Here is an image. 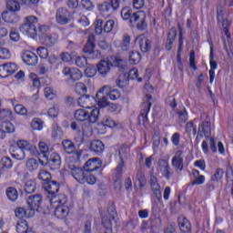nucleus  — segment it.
Returning a JSON list of instances; mask_svg holds the SVG:
<instances>
[{
    "instance_id": "f257e3e1",
    "label": "nucleus",
    "mask_w": 233,
    "mask_h": 233,
    "mask_svg": "<svg viewBox=\"0 0 233 233\" xmlns=\"http://www.w3.org/2000/svg\"><path fill=\"white\" fill-rule=\"evenodd\" d=\"M79 161H72V157L67 158L66 167L74 179H76V181L81 185H85V183L87 185H96V181H97L96 177L81 168L79 165H77Z\"/></svg>"
},
{
    "instance_id": "f03ea898",
    "label": "nucleus",
    "mask_w": 233,
    "mask_h": 233,
    "mask_svg": "<svg viewBox=\"0 0 233 233\" xmlns=\"http://www.w3.org/2000/svg\"><path fill=\"white\" fill-rule=\"evenodd\" d=\"M112 66H117L120 70H123L127 65L123 59L116 56H110L107 60H101L96 66L99 77H107Z\"/></svg>"
},
{
    "instance_id": "7ed1b4c3",
    "label": "nucleus",
    "mask_w": 233,
    "mask_h": 233,
    "mask_svg": "<svg viewBox=\"0 0 233 233\" xmlns=\"http://www.w3.org/2000/svg\"><path fill=\"white\" fill-rule=\"evenodd\" d=\"M16 145L18 147L13 149L11 156L15 159H17V161H23V159L26 157L25 150L30 152L31 156H37V147L30 144V142H27L26 140H18Z\"/></svg>"
},
{
    "instance_id": "20e7f679",
    "label": "nucleus",
    "mask_w": 233,
    "mask_h": 233,
    "mask_svg": "<svg viewBox=\"0 0 233 233\" xmlns=\"http://www.w3.org/2000/svg\"><path fill=\"white\" fill-rule=\"evenodd\" d=\"M68 198L66 195L59 194L50 198V203L53 207H55V216L58 218V219H63V218H66L68 216L69 209L67 208L66 202Z\"/></svg>"
},
{
    "instance_id": "39448f33",
    "label": "nucleus",
    "mask_w": 233,
    "mask_h": 233,
    "mask_svg": "<svg viewBox=\"0 0 233 233\" xmlns=\"http://www.w3.org/2000/svg\"><path fill=\"white\" fill-rule=\"evenodd\" d=\"M217 19L218 23L222 24L224 28L223 31L226 35V37L223 36L224 48L227 52H228V48L227 46H230L232 37L228 32V28H227L228 26V21L225 19V13L223 12V7L221 5H218L217 8Z\"/></svg>"
},
{
    "instance_id": "423d86ee",
    "label": "nucleus",
    "mask_w": 233,
    "mask_h": 233,
    "mask_svg": "<svg viewBox=\"0 0 233 233\" xmlns=\"http://www.w3.org/2000/svg\"><path fill=\"white\" fill-rule=\"evenodd\" d=\"M20 32L30 37L37 35V17L31 15L25 19V23L19 27Z\"/></svg>"
},
{
    "instance_id": "0eeeda50",
    "label": "nucleus",
    "mask_w": 233,
    "mask_h": 233,
    "mask_svg": "<svg viewBox=\"0 0 233 233\" xmlns=\"http://www.w3.org/2000/svg\"><path fill=\"white\" fill-rule=\"evenodd\" d=\"M42 167H46V165L51 168V170H58L61 167V156L58 153H51L47 155L44 160L41 157L38 159Z\"/></svg>"
},
{
    "instance_id": "6e6552de",
    "label": "nucleus",
    "mask_w": 233,
    "mask_h": 233,
    "mask_svg": "<svg viewBox=\"0 0 233 233\" xmlns=\"http://www.w3.org/2000/svg\"><path fill=\"white\" fill-rule=\"evenodd\" d=\"M62 148L66 154H73V156L69 157H72V161L77 163L81 158V151L76 150V145L72 140H63L62 141Z\"/></svg>"
},
{
    "instance_id": "1a4fd4ad",
    "label": "nucleus",
    "mask_w": 233,
    "mask_h": 233,
    "mask_svg": "<svg viewBox=\"0 0 233 233\" xmlns=\"http://www.w3.org/2000/svg\"><path fill=\"white\" fill-rule=\"evenodd\" d=\"M43 201V198L41 195H34L30 196L27 199V208H28V216L34 217L35 216V210L39 209V207Z\"/></svg>"
},
{
    "instance_id": "9d476101",
    "label": "nucleus",
    "mask_w": 233,
    "mask_h": 233,
    "mask_svg": "<svg viewBox=\"0 0 233 233\" xmlns=\"http://www.w3.org/2000/svg\"><path fill=\"white\" fill-rule=\"evenodd\" d=\"M56 17L59 25H68L71 19H74V14L65 7H60L56 10Z\"/></svg>"
},
{
    "instance_id": "9b49d317",
    "label": "nucleus",
    "mask_w": 233,
    "mask_h": 233,
    "mask_svg": "<svg viewBox=\"0 0 233 233\" xmlns=\"http://www.w3.org/2000/svg\"><path fill=\"white\" fill-rule=\"evenodd\" d=\"M144 109L141 110L140 115L138 116V123H147L148 121V112H150V107L152 106V95H146L144 98Z\"/></svg>"
},
{
    "instance_id": "f8f14e48",
    "label": "nucleus",
    "mask_w": 233,
    "mask_h": 233,
    "mask_svg": "<svg viewBox=\"0 0 233 233\" xmlns=\"http://www.w3.org/2000/svg\"><path fill=\"white\" fill-rule=\"evenodd\" d=\"M145 19H147V14L143 11H137L131 15L129 21L131 24L137 23L138 30H145L147 28V22Z\"/></svg>"
},
{
    "instance_id": "ddd939ff",
    "label": "nucleus",
    "mask_w": 233,
    "mask_h": 233,
    "mask_svg": "<svg viewBox=\"0 0 233 233\" xmlns=\"http://www.w3.org/2000/svg\"><path fill=\"white\" fill-rule=\"evenodd\" d=\"M182 150H178L176 152L175 156L171 160V165L175 167L177 172H183V168H185V159Z\"/></svg>"
},
{
    "instance_id": "4468645a",
    "label": "nucleus",
    "mask_w": 233,
    "mask_h": 233,
    "mask_svg": "<svg viewBox=\"0 0 233 233\" xmlns=\"http://www.w3.org/2000/svg\"><path fill=\"white\" fill-rule=\"evenodd\" d=\"M99 94H105L108 96L111 101H116L121 97V92L118 89H111L110 86H104L97 92L96 97H99Z\"/></svg>"
},
{
    "instance_id": "2eb2a0df",
    "label": "nucleus",
    "mask_w": 233,
    "mask_h": 233,
    "mask_svg": "<svg viewBox=\"0 0 233 233\" xmlns=\"http://www.w3.org/2000/svg\"><path fill=\"white\" fill-rule=\"evenodd\" d=\"M17 70V65L15 63H7L0 66V77H8V76H12V74H15Z\"/></svg>"
},
{
    "instance_id": "dca6fc26",
    "label": "nucleus",
    "mask_w": 233,
    "mask_h": 233,
    "mask_svg": "<svg viewBox=\"0 0 233 233\" xmlns=\"http://www.w3.org/2000/svg\"><path fill=\"white\" fill-rule=\"evenodd\" d=\"M101 168V161L97 157L88 159L84 165V170L88 174V172H96Z\"/></svg>"
},
{
    "instance_id": "f3484780",
    "label": "nucleus",
    "mask_w": 233,
    "mask_h": 233,
    "mask_svg": "<svg viewBox=\"0 0 233 233\" xmlns=\"http://www.w3.org/2000/svg\"><path fill=\"white\" fill-rule=\"evenodd\" d=\"M63 74L69 76L71 81H79L83 77V73L77 68L64 67Z\"/></svg>"
},
{
    "instance_id": "a211bd4d",
    "label": "nucleus",
    "mask_w": 233,
    "mask_h": 233,
    "mask_svg": "<svg viewBox=\"0 0 233 233\" xmlns=\"http://www.w3.org/2000/svg\"><path fill=\"white\" fill-rule=\"evenodd\" d=\"M15 131V127L10 121H2L0 125V139H5L6 134Z\"/></svg>"
},
{
    "instance_id": "6ab92c4d",
    "label": "nucleus",
    "mask_w": 233,
    "mask_h": 233,
    "mask_svg": "<svg viewBox=\"0 0 233 233\" xmlns=\"http://www.w3.org/2000/svg\"><path fill=\"white\" fill-rule=\"evenodd\" d=\"M158 167L163 177L167 180L170 179V176H172V168H170L168 162L165 159H159Z\"/></svg>"
},
{
    "instance_id": "aec40b11",
    "label": "nucleus",
    "mask_w": 233,
    "mask_h": 233,
    "mask_svg": "<svg viewBox=\"0 0 233 233\" xmlns=\"http://www.w3.org/2000/svg\"><path fill=\"white\" fill-rule=\"evenodd\" d=\"M136 43L139 45L141 52L147 53L148 50H150V48H152V46L150 45V39L143 35L136 38Z\"/></svg>"
},
{
    "instance_id": "412c9836",
    "label": "nucleus",
    "mask_w": 233,
    "mask_h": 233,
    "mask_svg": "<svg viewBox=\"0 0 233 233\" xmlns=\"http://www.w3.org/2000/svg\"><path fill=\"white\" fill-rule=\"evenodd\" d=\"M43 187L48 192V195L51 196L50 199L56 198V193L59 192V184L56 181L49 180L48 182H45Z\"/></svg>"
},
{
    "instance_id": "4be33fe9",
    "label": "nucleus",
    "mask_w": 233,
    "mask_h": 233,
    "mask_svg": "<svg viewBox=\"0 0 233 233\" xmlns=\"http://www.w3.org/2000/svg\"><path fill=\"white\" fill-rule=\"evenodd\" d=\"M23 61L26 63L29 66H35L37 63V55L32 51H25L22 56Z\"/></svg>"
},
{
    "instance_id": "5701e85b",
    "label": "nucleus",
    "mask_w": 233,
    "mask_h": 233,
    "mask_svg": "<svg viewBox=\"0 0 233 233\" xmlns=\"http://www.w3.org/2000/svg\"><path fill=\"white\" fill-rule=\"evenodd\" d=\"M94 96H88V95H82L78 100H77V104L79 105V106H81L82 108H85L86 110H89L90 108H92V101H94Z\"/></svg>"
},
{
    "instance_id": "b1692460",
    "label": "nucleus",
    "mask_w": 233,
    "mask_h": 233,
    "mask_svg": "<svg viewBox=\"0 0 233 233\" xmlns=\"http://www.w3.org/2000/svg\"><path fill=\"white\" fill-rule=\"evenodd\" d=\"M74 117L76 121H78L80 123L88 121V109H85V108L76 109L75 111Z\"/></svg>"
},
{
    "instance_id": "393cba45",
    "label": "nucleus",
    "mask_w": 233,
    "mask_h": 233,
    "mask_svg": "<svg viewBox=\"0 0 233 233\" xmlns=\"http://www.w3.org/2000/svg\"><path fill=\"white\" fill-rule=\"evenodd\" d=\"M210 132V122H201L198 126V137L203 138L204 136H208Z\"/></svg>"
},
{
    "instance_id": "a878e982",
    "label": "nucleus",
    "mask_w": 233,
    "mask_h": 233,
    "mask_svg": "<svg viewBox=\"0 0 233 233\" xmlns=\"http://www.w3.org/2000/svg\"><path fill=\"white\" fill-rule=\"evenodd\" d=\"M91 152H95V154H103L105 150V144L101 140H93L90 144Z\"/></svg>"
},
{
    "instance_id": "bb28decb",
    "label": "nucleus",
    "mask_w": 233,
    "mask_h": 233,
    "mask_svg": "<svg viewBox=\"0 0 233 233\" xmlns=\"http://www.w3.org/2000/svg\"><path fill=\"white\" fill-rule=\"evenodd\" d=\"M96 36L94 35H89L87 38V42L84 46L85 54H92L94 52V48H96Z\"/></svg>"
},
{
    "instance_id": "cd10ccee",
    "label": "nucleus",
    "mask_w": 233,
    "mask_h": 233,
    "mask_svg": "<svg viewBox=\"0 0 233 233\" xmlns=\"http://www.w3.org/2000/svg\"><path fill=\"white\" fill-rule=\"evenodd\" d=\"M178 227L181 230V232H190L191 230V226H190V222L188 221V219H187V218H185L184 216H180L178 217Z\"/></svg>"
},
{
    "instance_id": "c85d7f7f",
    "label": "nucleus",
    "mask_w": 233,
    "mask_h": 233,
    "mask_svg": "<svg viewBox=\"0 0 233 233\" xmlns=\"http://www.w3.org/2000/svg\"><path fill=\"white\" fill-rule=\"evenodd\" d=\"M134 181L136 185H138L140 188H143V187L147 185V177H145V172H143L141 169H138L135 176Z\"/></svg>"
},
{
    "instance_id": "c756f323",
    "label": "nucleus",
    "mask_w": 233,
    "mask_h": 233,
    "mask_svg": "<svg viewBox=\"0 0 233 233\" xmlns=\"http://www.w3.org/2000/svg\"><path fill=\"white\" fill-rule=\"evenodd\" d=\"M2 19H4V21L5 23H17V21H19V17L17 16V15H15V13L12 12H8L5 11L4 13H2Z\"/></svg>"
},
{
    "instance_id": "7c9ffc66",
    "label": "nucleus",
    "mask_w": 233,
    "mask_h": 233,
    "mask_svg": "<svg viewBox=\"0 0 233 233\" xmlns=\"http://www.w3.org/2000/svg\"><path fill=\"white\" fill-rule=\"evenodd\" d=\"M177 35V32L176 31V29H171L168 32L167 40V44H166V50H167L168 52H170V50H172V46L174 45V41H176Z\"/></svg>"
},
{
    "instance_id": "2f4dec72",
    "label": "nucleus",
    "mask_w": 233,
    "mask_h": 233,
    "mask_svg": "<svg viewBox=\"0 0 233 233\" xmlns=\"http://www.w3.org/2000/svg\"><path fill=\"white\" fill-rule=\"evenodd\" d=\"M88 110V118L89 123H97L99 121V108L90 107Z\"/></svg>"
},
{
    "instance_id": "473e14b6",
    "label": "nucleus",
    "mask_w": 233,
    "mask_h": 233,
    "mask_svg": "<svg viewBox=\"0 0 233 233\" xmlns=\"http://www.w3.org/2000/svg\"><path fill=\"white\" fill-rule=\"evenodd\" d=\"M96 99L98 103V106L100 108H105L106 106H108V96H106L105 93H101L99 94L98 97H97V93L96 96Z\"/></svg>"
},
{
    "instance_id": "72a5a7b5",
    "label": "nucleus",
    "mask_w": 233,
    "mask_h": 233,
    "mask_svg": "<svg viewBox=\"0 0 233 233\" xmlns=\"http://www.w3.org/2000/svg\"><path fill=\"white\" fill-rule=\"evenodd\" d=\"M120 48L124 52H128L130 50V35L125 34L122 36V42L120 44Z\"/></svg>"
},
{
    "instance_id": "f704fd0d",
    "label": "nucleus",
    "mask_w": 233,
    "mask_h": 233,
    "mask_svg": "<svg viewBox=\"0 0 233 233\" xmlns=\"http://www.w3.org/2000/svg\"><path fill=\"white\" fill-rule=\"evenodd\" d=\"M6 7L10 12H19L21 10V4L16 0H9L6 3Z\"/></svg>"
},
{
    "instance_id": "c9c22d12",
    "label": "nucleus",
    "mask_w": 233,
    "mask_h": 233,
    "mask_svg": "<svg viewBox=\"0 0 233 233\" xmlns=\"http://www.w3.org/2000/svg\"><path fill=\"white\" fill-rule=\"evenodd\" d=\"M128 61L130 65H137L141 61V54L137 51H131L129 53Z\"/></svg>"
},
{
    "instance_id": "e433bc0d",
    "label": "nucleus",
    "mask_w": 233,
    "mask_h": 233,
    "mask_svg": "<svg viewBox=\"0 0 233 233\" xmlns=\"http://www.w3.org/2000/svg\"><path fill=\"white\" fill-rule=\"evenodd\" d=\"M16 232L17 233H28L30 229L28 228V222L26 220H21L16 225Z\"/></svg>"
},
{
    "instance_id": "4c0bfd02",
    "label": "nucleus",
    "mask_w": 233,
    "mask_h": 233,
    "mask_svg": "<svg viewBox=\"0 0 233 233\" xmlns=\"http://www.w3.org/2000/svg\"><path fill=\"white\" fill-rule=\"evenodd\" d=\"M6 196L10 201H17V198H19V193L15 187H8L6 189Z\"/></svg>"
},
{
    "instance_id": "58836bf2",
    "label": "nucleus",
    "mask_w": 233,
    "mask_h": 233,
    "mask_svg": "<svg viewBox=\"0 0 233 233\" xmlns=\"http://www.w3.org/2000/svg\"><path fill=\"white\" fill-rule=\"evenodd\" d=\"M38 148L41 152L42 159H45L47 156H49L50 151L48 149V145L43 141L38 143Z\"/></svg>"
},
{
    "instance_id": "ea45409f",
    "label": "nucleus",
    "mask_w": 233,
    "mask_h": 233,
    "mask_svg": "<svg viewBox=\"0 0 233 233\" xmlns=\"http://www.w3.org/2000/svg\"><path fill=\"white\" fill-rule=\"evenodd\" d=\"M25 167L29 172H34V170H37V167H39V163L35 158H29L26 163Z\"/></svg>"
},
{
    "instance_id": "a19ab883",
    "label": "nucleus",
    "mask_w": 233,
    "mask_h": 233,
    "mask_svg": "<svg viewBox=\"0 0 233 233\" xmlns=\"http://www.w3.org/2000/svg\"><path fill=\"white\" fill-rule=\"evenodd\" d=\"M28 208L27 209H25V208H16L15 209V216L19 219H23V218H31L28 216Z\"/></svg>"
},
{
    "instance_id": "79ce46f5",
    "label": "nucleus",
    "mask_w": 233,
    "mask_h": 233,
    "mask_svg": "<svg viewBox=\"0 0 233 233\" xmlns=\"http://www.w3.org/2000/svg\"><path fill=\"white\" fill-rule=\"evenodd\" d=\"M209 65V70H218V63L214 60V46L212 43L210 44Z\"/></svg>"
},
{
    "instance_id": "37998d69",
    "label": "nucleus",
    "mask_w": 233,
    "mask_h": 233,
    "mask_svg": "<svg viewBox=\"0 0 233 233\" xmlns=\"http://www.w3.org/2000/svg\"><path fill=\"white\" fill-rule=\"evenodd\" d=\"M38 179H40V181H44V183H48L50 179H52V175L50 172L42 169L38 173Z\"/></svg>"
},
{
    "instance_id": "c03bdc74",
    "label": "nucleus",
    "mask_w": 233,
    "mask_h": 233,
    "mask_svg": "<svg viewBox=\"0 0 233 233\" xmlns=\"http://www.w3.org/2000/svg\"><path fill=\"white\" fill-rule=\"evenodd\" d=\"M35 181L27 180L25 185V194H34L35 192Z\"/></svg>"
},
{
    "instance_id": "a18cd8bd",
    "label": "nucleus",
    "mask_w": 233,
    "mask_h": 233,
    "mask_svg": "<svg viewBox=\"0 0 233 233\" xmlns=\"http://www.w3.org/2000/svg\"><path fill=\"white\" fill-rule=\"evenodd\" d=\"M57 41H59V35L57 34H52L46 37V44L47 46H54Z\"/></svg>"
},
{
    "instance_id": "49530a36",
    "label": "nucleus",
    "mask_w": 233,
    "mask_h": 233,
    "mask_svg": "<svg viewBox=\"0 0 233 233\" xmlns=\"http://www.w3.org/2000/svg\"><path fill=\"white\" fill-rule=\"evenodd\" d=\"M75 92L78 94V96H85V94H86V86L81 82L76 83Z\"/></svg>"
},
{
    "instance_id": "de8ad7c7",
    "label": "nucleus",
    "mask_w": 233,
    "mask_h": 233,
    "mask_svg": "<svg viewBox=\"0 0 233 233\" xmlns=\"http://www.w3.org/2000/svg\"><path fill=\"white\" fill-rule=\"evenodd\" d=\"M102 123L105 125V127H109V128H114L118 125V123L112 119L110 116H105L102 120Z\"/></svg>"
},
{
    "instance_id": "09e8293b",
    "label": "nucleus",
    "mask_w": 233,
    "mask_h": 233,
    "mask_svg": "<svg viewBox=\"0 0 233 233\" xmlns=\"http://www.w3.org/2000/svg\"><path fill=\"white\" fill-rule=\"evenodd\" d=\"M11 118H12V110L0 109V119H2V121H8Z\"/></svg>"
},
{
    "instance_id": "8fccbe9b",
    "label": "nucleus",
    "mask_w": 233,
    "mask_h": 233,
    "mask_svg": "<svg viewBox=\"0 0 233 233\" xmlns=\"http://www.w3.org/2000/svg\"><path fill=\"white\" fill-rule=\"evenodd\" d=\"M128 152H130V147H128V146H127V145H123L119 148L118 156H119L120 161H123V158L127 157V155L128 154Z\"/></svg>"
},
{
    "instance_id": "3c124183",
    "label": "nucleus",
    "mask_w": 233,
    "mask_h": 233,
    "mask_svg": "<svg viewBox=\"0 0 233 233\" xmlns=\"http://www.w3.org/2000/svg\"><path fill=\"white\" fill-rule=\"evenodd\" d=\"M138 76L139 71L137 70V68H133L128 73L129 79H131L132 81H134V79H137L138 83H141L143 79L141 77H138Z\"/></svg>"
},
{
    "instance_id": "603ef678",
    "label": "nucleus",
    "mask_w": 233,
    "mask_h": 233,
    "mask_svg": "<svg viewBox=\"0 0 233 233\" xmlns=\"http://www.w3.org/2000/svg\"><path fill=\"white\" fill-rule=\"evenodd\" d=\"M75 63H76V66H79V68H85V66H86V65H88L86 57H85V56H76L75 59Z\"/></svg>"
},
{
    "instance_id": "864d4df0",
    "label": "nucleus",
    "mask_w": 233,
    "mask_h": 233,
    "mask_svg": "<svg viewBox=\"0 0 233 233\" xmlns=\"http://www.w3.org/2000/svg\"><path fill=\"white\" fill-rule=\"evenodd\" d=\"M51 137L53 139H61V137H63V130L61 129V127H55L53 128V131H52V134H51Z\"/></svg>"
},
{
    "instance_id": "5fc2aeb1",
    "label": "nucleus",
    "mask_w": 233,
    "mask_h": 233,
    "mask_svg": "<svg viewBox=\"0 0 233 233\" xmlns=\"http://www.w3.org/2000/svg\"><path fill=\"white\" fill-rule=\"evenodd\" d=\"M116 85L119 88H123V86H127L128 85V80L127 79V76L125 74H121L116 79Z\"/></svg>"
},
{
    "instance_id": "6e6d98bb",
    "label": "nucleus",
    "mask_w": 233,
    "mask_h": 233,
    "mask_svg": "<svg viewBox=\"0 0 233 233\" xmlns=\"http://www.w3.org/2000/svg\"><path fill=\"white\" fill-rule=\"evenodd\" d=\"M123 167H125V162L123 160H119L118 165L115 171V176L118 179H121V177L123 176Z\"/></svg>"
},
{
    "instance_id": "4d7b16f0",
    "label": "nucleus",
    "mask_w": 233,
    "mask_h": 233,
    "mask_svg": "<svg viewBox=\"0 0 233 233\" xmlns=\"http://www.w3.org/2000/svg\"><path fill=\"white\" fill-rule=\"evenodd\" d=\"M33 130H43V122L39 118H35L31 122Z\"/></svg>"
},
{
    "instance_id": "13d9d810",
    "label": "nucleus",
    "mask_w": 233,
    "mask_h": 233,
    "mask_svg": "<svg viewBox=\"0 0 233 233\" xmlns=\"http://www.w3.org/2000/svg\"><path fill=\"white\" fill-rule=\"evenodd\" d=\"M44 93H45V96L46 97V99H54V97H56V91H54V88L50 87V86H46L44 89Z\"/></svg>"
},
{
    "instance_id": "bf43d9fd",
    "label": "nucleus",
    "mask_w": 233,
    "mask_h": 233,
    "mask_svg": "<svg viewBox=\"0 0 233 233\" xmlns=\"http://www.w3.org/2000/svg\"><path fill=\"white\" fill-rule=\"evenodd\" d=\"M149 183H150L151 190L161 188V186L159 185V183H157V177H156V176L154 175L150 176Z\"/></svg>"
},
{
    "instance_id": "052dcab7",
    "label": "nucleus",
    "mask_w": 233,
    "mask_h": 233,
    "mask_svg": "<svg viewBox=\"0 0 233 233\" xmlns=\"http://www.w3.org/2000/svg\"><path fill=\"white\" fill-rule=\"evenodd\" d=\"M36 53L42 59H46V57H48V49L46 47H38Z\"/></svg>"
},
{
    "instance_id": "680f3d73",
    "label": "nucleus",
    "mask_w": 233,
    "mask_h": 233,
    "mask_svg": "<svg viewBox=\"0 0 233 233\" xmlns=\"http://www.w3.org/2000/svg\"><path fill=\"white\" fill-rule=\"evenodd\" d=\"M121 17L124 20H127V19L130 20V17H132V10L130 8H128V7H124L121 10Z\"/></svg>"
},
{
    "instance_id": "e2e57ef3",
    "label": "nucleus",
    "mask_w": 233,
    "mask_h": 233,
    "mask_svg": "<svg viewBox=\"0 0 233 233\" xmlns=\"http://www.w3.org/2000/svg\"><path fill=\"white\" fill-rule=\"evenodd\" d=\"M12 57V54H10V50L0 47V59H10Z\"/></svg>"
},
{
    "instance_id": "0e129e2a",
    "label": "nucleus",
    "mask_w": 233,
    "mask_h": 233,
    "mask_svg": "<svg viewBox=\"0 0 233 233\" xmlns=\"http://www.w3.org/2000/svg\"><path fill=\"white\" fill-rule=\"evenodd\" d=\"M114 25H116L114 20L106 21L103 28L104 32H106V34H110V32H112V29L114 28Z\"/></svg>"
},
{
    "instance_id": "69168bd1",
    "label": "nucleus",
    "mask_w": 233,
    "mask_h": 233,
    "mask_svg": "<svg viewBox=\"0 0 233 233\" xmlns=\"http://www.w3.org/2000/svg\"><path fill=\"white\" fill-rule=\"evenodd\" d=\"M97 74V70L94 66H88L85 69V76L86 77H94Z\"/></svg>"
},
{
    "instance_id": "338daca9",
    "label": "nucleus",
    "mask_w": 233,
    "mask_h": 233,
    "mask_svg": "<svg viewBox=\"0 0 233 233\" xmlns=\"http://www.w3.org/2000/svg\"><path fill=\"white\" fill-rule=\"evenodd\" d=\"M223 170L221 168H217L214 176L211 177V181H219L223 177Z\"/></svg>"
},
{
    "instance_id": "774afa93",
    "label": "nucleus",
    "mask_w": 233,
    "mask_h": 233,
    "mask_svg": "<svg viewBox=\"0 0 233 233\" xmlns=\"http://www.w3.org/2000/svg\"><path fill=\"white\" fill-rule=\"evenodd\" d=\"M4 168H12V159L8 157H4L1 160Z\"/></svg>"
}]
</instances>
